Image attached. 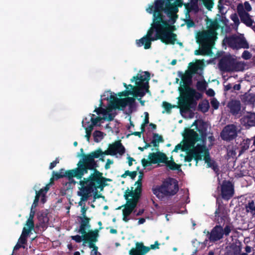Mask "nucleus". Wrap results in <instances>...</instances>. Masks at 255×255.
<instances>
[{"instance_id":"22","label":"nucleus","mask_w":255,"mask_h":255,"mask_svg":"<svg viewBox=\"0 0 255 255\" xmlns=\"http://www.w3.org/2000/svg\"><path fill=\"white\" fill-rule=\"evenodd\" d=\"M230 113L234 116L241 115V103L239 100H231L227 104Z\"/></svg>"},{"instance_id":"6","label":"nucleus","mask_w":255,"mask_h":255,"mask_svg":"<svg viewBox=\"0 0 255 255\" xmlns=\"http://www.w3.org/2000/svg\"><path fill=\"white\" fill-rule=\"evenodd\" d=\"M152 190L157 198L162 200L165 197L175 195L179 190V187L176 179L169 177L164 180L160 185L153 188Z\"/></svg>"},{"instance_id":"28","label":"nucleus","mask_w":255,"mask_h":255,"mask_svg":"<svg viewBox=\"0 0 255 255\" xmlns=\"http://www.w3.org/2000/svg\"><path fill=\"white\" fill-rule=\"evenodd\" d=\"M215 220L218 224L223 223L227 216V211L222 205H219L215 213Z\"/></svg>"},{"instance_id":"11","label":"nucleus","mask_w":255,"mask_h":255,"mask_svg":"<svg viewBox=\"0 0 255 255\" xmlns=\"http://www.w3.org/2000/svg\"><path fill=\"white\" fill-rule=\"evenodd\" d=\"M223 43L227 44L233 49L249 48V45L245 38L244 36L236 35L226 36L223 40Z\"/></svg>"},{"instance_id":"2","label":"nucleus","mask_w":255,"mask_h":255,"mask_svg":"<svg viewBox=\"0 0 255 255\" xmlns=\"http://www.w3.org/2000/svg\"><path fill=\"white\" fill-rule=\"evenodd\" d=\"M178 75L181 78L178 88L180 95L178 107L181 112L187 113L190 109L195 108L197 105L196 100L201 99L203 95L202 93L190 87L192 83L193 75L190 71H186L184 74L182 72H179Z\"/></svg>"},{"instance_id":"36","label":"nucleus","mask_w":255,"mask_h":255,"mask_svg":"<svg viewBox=\"0 0 255 255\" xmlns=\"http://www.w3.org/2000/svg\"><path fill=\"white\" fill-rule=\"evenodd\" d=\"M164 139L161 135H159L157 133H153V139L151 141V143L155 147L159 146V142H163Z\"/></svg>"},{"instance_id":"24","label":"nucleus","mask_w":255,"mask_h":255,"mask_svg":"<svg viewBox=\"0 0 255 255\" xmlns=\"http://www.w3.org/2000/svg\"><path fill=\"white\" fill-rule=\"evenodd\" d=\"M150 250L149 247L145 246L142 242H136L135 248L129 251V255H145Z\"/></svg>"},{"instance_id":"57","label":"nucleus","mask_w":255,"mask_h":255,"mask_svg":"<svg viewBox=\"0 0 255 255\" xmlns=\"http://www.w3.org/2000/svg\"><path fill=\"white\" fill-rule=\"evenodd\" d=\"M88 247L90 249H93V250L91 252V254H92L93 255H97V254L98 253V248L96 245V244L93 245V246H92V247H91L90 246H89Z\"/></svg>"},{"instance_id":"46","label":"nucleus","mask_w":255,"mask_h":255,"mask_svg":"<svg viewBox=\"0 0 255 255\" xmlns=\"http://www.w3.org/2000/svg\"><path fill=\"white\" fill-rule=\"evenodd\" d=\"M198 109L203 112L207 111V100L205 99L203 104H199L198 105Z\"/></svg>"},{"instance_id":"51","label":"nucleus","mask_w":255,"mask_h":255,"mask_svg":"<svg viewBox=\"0 0 255 255\" xmlns=\"http://www.w3.org/2000/svg\"><path fill=\"white\" fill-rule=\"evenodd\" d=\"M186 18V19L185 20V22L188 28L195 26V22L193 20L190 19V17L189 18Z\"/></svg>"},{"instance_id":"8","label":"nucleus","mask_w":255,"mask_h":255,"mask_svg":"<svg viewBox=\"0 0 255 255\" xmlns=\"http://www.w3.org/2000/svg\"><path fill=\"white\" fill-rule=\"evenodd\" d=\"M208 22H210V25L208 26V56L211 58L208 60V64H209L215 63L214 61L220 56L218 51H216V49L215 50L216 53H214L212 48V46L217 38L216 31L220 28V25L216 20L211 21L208 18Z\"/></svg>"},{"instance_id":"31","label":"nucleus","mask_w":255,"mask_h":255,"mask_svg":"<svg viewBox=\"0 0 255 255\" xmlns=\"http://www.w3.org/2000/svg\"><path fill=\"white\" fill-rule=\"evenodd\" d=\"M184 5L186 10V12L185 13L186 18L190 17L189 13L191 12L193 10H194L196 11H198V6L197 4V0H195V1H192L190 3H185L184 4Z\"/></svg>"},{"instance_id":"53","label":"nucleus","mask_w":255,"mask_h":255,"mask_svg":"<svg viewBox=\"0 0 255 255\" xmlns=\"http://www.w3.org/2000/svg\"><path fill=\"white\" fill-rule=\"evenodd\" d=\"M52 175L53 177L50 179L51 181H52L53 179L58 180L64 177V174H60V173H59L57 172L53 171Z\"/></svg>"},{"instance_id":"3","label":"nucleus","mask_w":255,"mask_h":255,"mask_svg":"<svg viewBox=\"0 0 255 255\" xmlns=\"http://www.w3.org/2000/svg\"><path fill=\"white\" fill-rule=\"evenodd\" d=\"M107 181H111V179L103 177V173L97 169L88 178H84L80 180L79 184L81 187L77 193L78 195L81 197L79 205H82L81 202L87 201L95 190L98 188L103 190L107 185L106 183Z\"/></svg>"},{"instance_id":"35","label":"nucleus","mask_w":255,"mask_h":255,"mask_svg":"<svg viewBox=\"0 0 255 255\" xmlns=\"http://www.w3.org/2000/svg\"><path fill=\"white\" fill-rule=\"evenodd\" d=\"M30 232L29 230H27L26 228L24 227L22 230V234L18 240V242L22 245L26 244L27 238Z\"/></svg>"},{"instance_id":"19","label":"nucleus","mask_w":255,"mask_h":255,"mask_svg":"<svg viewBox=\"0 0 255 255\" xmlns=\"http://www.w3.org/2000/svg\"><path fill=\"white\" fill-rule=\"evenodd\" d=\"M102 229L103 227H100L99 229L88 230V232L86 231L85 233L81 234L83 235L84 243H88V246H93V245L95 244L98 241L99 231Z\"/></svg>"},{"instance_id":"4","label":"nucleus","mask_w":255,"mask_h":255,"mask_svg":"<svg viewBox=\"0 0 255 255\" xmlns=\"http://www.w3.org/2000/svg\"><path fill=\"white\" fill-rule=\"evenodd\" d=\"M164 3L165 0H155L152 4H149L146 8V11L147 13L153 14L154 23H155L157 20L160 24H161V22H163L170 24L169 20L165 19V16L163 15V12L167 14L172 22V23L176 21L178 17V15L176 14L177 12H174L170 10L169 7L165 6Z\"/></svg>"},{"instance_id":"29","label":"nucleus","mask_w":255,"mask_h":255,"mask_svg":"<svg viewBox=\"0 0 255 255\" xmlns=\"http://www.w3.org/2000/svg\"><path fill=\"white\" fill-rule=\"evenodd\" d=\"M182 0H165L164 5L169 7L174 12H178V7L184 5Z\"/></svg>"},{"instance_id":"38","label":"nucleus","mask_w":255,"mask_h":255,"mask_svg":"<svg viewBox=\"0 0 255 255\" xmlns=\"http://www.w3.org/2000/svg\"><path fill=\"white\" fill-rule=\"evenodd\" d=\"M207 86V82L205 80L199 81L196 84L197 89L201 92L205 91V93L207 95V90H206Z\"/></svg>"},{"instance_id":"49","label":"nucleus","mask_w":255,"mask_h":255,"mask_svg":"<svg viewBox=\"0 0 255 255\" xmlns=\"http://www.w3.org/2000/svg\"><path fill=\"white\" fill-rule=\"evenodd\" d=\"M26 226L28 227L27 230H29L30 232L34 227L33 220H32L31 219H28L26 221Z\"/></svg>"},{"instance_id":"16","label":"nucleus","mask_w":255,"mask_h":255,"mask_svg":"<svg viewBox=\"0 0 255 255\" xmlns=\"http://www.w3.org/2000/svg\"><path fill=\"white\" fill-rule=\"evenodd\" d=\"M137 184V187L133 190V187L131 188V190L129 188L127 189L124 193V197L125 199H129L130 200L138 202L142 192V183L141 180L137 181L135 184Z\"/></svg>"},{"instance_id":"62","label":"nucleus","mask_w":255,"mask_h":255,"mask_svg":"<svg viewBox=\"0 0 255 255\" xmlns=\"http://www.w3.org/2000/svg\"><path fill=\"white\" fill-rule=\"evenodd\" d=\"M126 103H127V105H129L130 107H131L134 103V99L131 97H128L126 98Z\"/></svg>"},{"instance_id":"12","label":"nucleus","mask_w":255,"mask_h":255,"mask_svg":"<svg viewBox=\"0 0 255 255\" xmlns=\"http://www.w3.org/2000/svg\"><path fill=\"white\" fill-rule=\"evenodd\" d=\"M196 43L199 49L194 51L196 55H207V29L198 31L195 36Z\"/></svg>"},{"instance_id":"40","label":"nucleus","mask_w":255,"mask_h":255,"mask_svg":"<svg viewBox=\"0 0 255 255\" xmlns=\"http://www.w3.org/2000/svg\"><path fill=\"white\" fill-rule=\"evenodd\" d=\"M49 184H48L44 188L40 189L38 191H36V195H38L39 197H42L41 200L43 202H44V198L49 189Z\"/></svg>"},{"instance_id":"25","label":"nucleus","mask_w":255,"mask_h":255,"mask_svg":"<svg viewBox=\"0 0 255 255\" xmlns=\"http://www.w3.org/2000/svg\"><path fill=\"white\" fill-rule=\"evenodd\" d=\"M223 236V228L220 225H217L212 230L209 239L210 242H215L222 239Z\"/></svg>"},{"instance_id":"52","label":"nucleus","mask_w":255,"mask_h":255,"mask_svg":"<svg viewBox=\"0 0 255 255\" xmlns=\"http://www.w3.org/2000/svg\"><path fill=\"white\" fill-rule=\"evenodd\" d=\"M68 182L65 184V186H66V190L72 188L71 185H75L76 183V181L71 178V179H68Z\"/></svg>"},{"instance_id":"60","label":"nucleus","mask_w":255,"mask_h":255,"mask_svg":"<svg viewBox=\"0 0 255 255\" xmlns=\"http://www.w3.org/2000/svg\"><path fill=\"white\" fill-rule=\"evenodd\" d=\"M231 230L232 229L231 226L229 225L226 226L225 228L223 229L224 235L225 234L226 236H229V234L231 232Z\"/></svg>"},{"instance_id":"14","label":"nucleus","mask_w":255,"mask_h":255,"mask_svg":"<svg viewBox=\"0 0 255 255\" xmlns=\"http://www.w3.org/2000/svg\"><path fill=\"white\" fill-rule=\"evenodd\" d=\"M237 10L241 22L255 30V22L252 18V16L244 9L243 4L239 3L237 5Z\"/></svg>"},{"instance_id":"18","label":"nucleus","mask_w":255,"mask_h":255,"mask_svg":"<svg viewBox=\"0 0 255 255\" xmlns=\"http://www.w3.org/2000/svg\"><path fill=\"white\" fill-rule=\"evenodd\" d=\"M238 128L234 124L225 126L221 132V138L226 141H231L237 136Z\"/></svg>"},{"instance_id":"43","label":"nucleus","mask_w":255,"mask_h":255,"mask_svg":"<svg viewBox=\"0 0 255 255\" xmlns=\"http://www.w3.org/2000/svg\"><path fill=\"white\" fill-rule=\"evenodd\" d=\"M230 18L234 21V24L237 28L240 23L238 14L236 13L232 14L230 16Z\"/></svg>"},{"instance_id":"61","label":"nucleus","mask_w":255,"mask_h":255,"mask_svg":"<svg viewBox=\"0 0 255 255\" xmlns=\"http://www.w3.org/2000/svg\"><path fill=\"white\" fill-rule=\"evenodd\" d=\"M94 112L96 113L97 114H103L104 115H106V112L105 110L101 107L96 108Z\"/></svg>"},{"instance_id":"30","label":"nucleus","mask_w":255,"mask_h":255,"mask_svg":"<svg viewBox=\"0 0 255 255\" xmlns=\"http://www.w3.org/2000/svg\"><path fill=\"white\" fill-rule=\"evenodd\" d=\"M80 219V227L78 230V233L80 234H84L88 230L91 228L90 224V219L88 217H79Z\"/></svg>"},{"instance_id":"50","label":"nucleus","mask_w":255,"mask_h":255,"mask_svg":"<svg viewBox=\"0 0 255 255\" xmlns=\"http://www.w3.org/2000/svg\"><path fill=\"white\" fill-rule=\"evenodd\" d=\"M84 120H83L82 121V124H83V126H84ZM86 123L85 124V125H86V124H87L88 125L87 127H85V129L86 130V131H88V132H91L92 133V131L93 129V128H94V126L92 125V124H90V121H88L87 122H85Z\"/></svg>"},{"instance_id":"33","label":"nucleus","mask_w":255,"mask_h":255,"mask_svg":"<svg viewBox=\"0 0 255 255\" xmlns=\"http://www.w3.org/2000/svg\"><path fill=\"white\" fill-rule=\"evenodd\" d=\"M246 212L250 213L255 218V201L251 200L245 206Z\"/></svg>"},{"instance_id":"39","label":"nucleus","mask_w":255,"mask_h":255,"mask_svg":"<svg viewBox=\"0 0 255 255\" xmlns=\"http://www.w3.org/2000/svg\"><path fill=\"white\" fill-rule=\"evenodd\" d=\"M251 139L247 138L244 139L241 143V150L240 151V154L244 152L246 150H248L250 147Z\"/></svg>"},{"instance_id":"13","label":"nucleus","mask_w":255,"mask_h":255,"mask_svg":"<svg viewBox=\"0 0 255 255\" xmlns=\"http://www.w3.org/2000/svg\"><path fill=\"white\" fill-rule=\"evenodd\" d=\"M148 158L149 161L145 158L141 159V164L144 168L150 166L151 164L165 162L168 159V157L165 153L159 151L150 153L148 154Z\"/></svg>"},{"instance_id":"21","label":"nucleus","mask_w":255,"mask_h":255,"mask_svg":"<svg viewBox=\"0 0 255 255\" xmlns=\"http://www.w3.org/2000/svg\"><path fill=\"white\" fill-rule=\"evenodd\" d=\"M234 194V185L229 181H223L221 185V196L224 200H228Z\"/></svg>"},{"instance_id":"48","label":"nucleus","mask_w":255,"mask_h":255,"mask_svg":"<svg viewBox=\"0 0 255 255\" xmlns=\"http://www.w3.org/2000/svg\"><path fill=\"white\" fill-rule=\"evenodd\" d=\"M212 107L215 110L218 109L220 103L215 98H213L210 100Z\"/></svg>"},{"instance_id":"64","label":"nucleus","mask_w":255,"mask_h":255,"mask_svg":"<svg viewBox=\"0 0 255 255\" xmlns=\"http://www.w3.org/2000/svg\"><path fill=\"white\" fill-rule=\"evenodd\" d=\"M59 163V159L58 158H56L55 160L53 162H51L49 165V169H52L54 167H55L57 163Z\"/></svg>"},{"instance_id":"59","label":"nucleus","mask_w":255,"mask_h":255,"mask_svg":"<svg viewBox=\"0 0 255 255\" xmlns=\"http://www.w3.org/2000/svg\"><path fill=\"white\" fill-rule=\"evenodd\" d=\"M244 9L246 11L249 12L252 9V6L248 1H245L243 4Z\"/></svg>"},{"instance_id":"56","label":"nucleus","mask_w":255,"mask_h":255,"mask_svg":"<svg viewBox=\"0 0 255 255\" xmlns=\"http://www.w3.org/2000/svg\"><path fill=\"white\" fill-rule=\"evenodd\" d=\"M242 57L245 60H249L252 57V54L249 51L246 50L243 52Z\"/></svg>"},{"instance_id":"7","label":"nucleus","mask_w":255,"mask_h":255,"mask_svg":"<svg viewBox=\"0 0 255 255\" xmlns=\"http://www.w3.org/2000/svg\"><path fill=\"white\" fill-rule=\"evenodd\" d=\"M150 79V73L148 71L144 72V75H141L137 74L136 76H133L131 79V82L135 81L136 87L133 91H132L131 95L134 97H143L146 93L149 92L148 81Z\"/></svg>"},{"instance_id":"9","label":"nucleus","mask_w":255,"mask_h":255,"mask_svg":"<svg viewBox=\"0 0 255 255\" xmlns=\"http://www.w3.org/2000/svg\"><path fill=\"white\" fill-rule=\"evenodd\" d=\"M101 156H102V150L100 148H98L96 150L89 153H83L78 155V156L81 157L80 161L88 171H95L96 169V168L98 167V165L95 158H99Z\"/></svg>"},{"instance_id":"20","label":"nucleus","mask_w":255,"mask_h":255,"mask_svg":"<svg viewBox=\"0 0 255 255\" xmlns=\"http://www.w3.org/2000/svg\"><path fill=\"white\" fill-rule=\"evenodd\" d=\"M126 200V204L121 207H119L118 209H120L122 207H124V209L123 210V220L125 222H128L129 220L128 216L136 207L138 202L129 199Z\"/></svg>"},{"instance_id":"47","label":"nucleus","mask_w":255,"mask_h":255,"mask_svg":"<svg viewBox=\"0 0 255 255\" xmlns=\"http://www.w3.org/2000/svg\"><path fill=\"white\" fill-rule=\"evenodd\" d=\"M246 101L248 104H254L255 103V95L249 94L246 97Z\"/></svg>"},{"instance_id":"41","label":"nucleus","mask_w":255,"mask_h":255,"mask_svg":"<svg viewBox=\"0 0 255 255\" xmlns=\"http://www.w3.org/2000/svg\"><path fill=\"white\" fill-rule=\"evenodd\" d=\"M237 148L233 146H228L227 147V156L228 158H234L236 155Z\"/></svg>"},{"instance_id":"34","label":"nucleus","mask_w":255,"mask_h":255,"mask_svg":"<svg viewBox=\"0 0 255 255\" xmlns=\"http://www.w3.org/2000/svg\"><path fill=\"white\" fill-rule=\"evenodd\" d=\"M164 163L166 164L167 167H168L170 170H177L179 171H181V165L176 164L172 159V157L171 160L168 161L167 159L166 161Z\"/></svg>"},{"instance_id":"10","label":"nucleus","mask_w":255,"mask_h":255,"mask_svg":"<svg viewBox=\"0 0 255 255\" xmlns=\"http://www.w3.org/2000/svg\"><path fill=\"white\" fill-rule=\"evenodd\" d=\"M219 67L224 72L241 71L244 70L245 65L234 58L224 57L220 60Z\"/></svg>"},{"instance_id":"45","label":"nucleus","mask_w":255,"mask_h":255,"mask_svg":"<svg viewBox=\"0 0 255 255\" xmlns=\"http://www.w3.org/2000/svg\"><path fill=\"white\" fill-rule=\"evenodd\" d=\"M90 115L91 116L90 121L92 123L91 124H92L93 126L97 125V124L102 120V118L100 117H97L96 118H94V114H90Z\"/></svg>"},{"instance_id":"58","label":"nucleus","mask_w":255,"mask_h":255,"mask_svg":"<svg viewBox=\"0 0 255 255\" xmlns=\"http://www.w3.org/2000/svg\"><path fill=\"white\" fill-rule=\"evenodd\" d=\"M112 109H112V108L111 107V108L108 109V113L106 112V115H108L107 119H108V120L109 121H113L115 116V115L114 114L109 113L110 112H111L112 111Z\"/></svg>"},{"instance_id":"54","label":"nucleus","mask_w":255,"mask_h":255,"mask_svg":"<svg viewBox=\"0 0 255 255\" xmlns=\"http://www.w3.org/2000/svg\"><path fill=\"white\" fill-rule=\"evenodd\" d=\"M71 239L75 241L76 243H81L82 241H83V235L80 236V235H76V236H72L71 237Z\"/></svg>"},{"instance_id":"23","label":"nucleus","mask_w":255,"mask_h":255,"mask_svg":"<svg viewBox=\"0 0 255 255\" xmlns=\"http://www.w3.org/2000/svg\"><path fill=\"white\" fill-rule=\"evenodd\" d=\"M241 124L247 128L255 127V113L247 112L240 119Z\"/></svg>"},{"instance_id":"26","label":"nucleus","mask_w":255,"mask_h":255,"mask_svg":"<svg viewBox=\"0 0 255 255\" xmlns=\"http://www.w3.org/2000/svg\"><path fill=\"white\" fill-rule=\"evenodd\" d=\"M111 106L112 109L122 110L127 106L126 98L119 99L115 96H111Z\"/></svg>"},{"instance_id":"44","label":"nucleus","mask_w":255,"mask_h":255,"mask_svg":"<svg viewBox=\"0 0 255 255\" xmlns=\"http://www.w3.org/2000/svg\"><path fill=\"white\" fill-rule=\"evenodd\" d=\"M162 107L167 113H170L171 109L174 107V106H172L171 104L165 101L163 102Z\"/></svg>"},{"instance_id":"42","label":"nucleus","mask_w":255,"mask_h":255,"mask_svg":"<svg viewBox=\"0 0 255 255\" xmlns=\"http://www.w3.org/2000/svg\"><path fill=\"white\" fill-rule=\"evenodd\" d=\"M94 140L96 142H99L104 137V133L100 130H95L93 133Z\"/></svg>"},{"instance_id":"27","label":"nucleus","mask_w":255,"mask_h":255,"mask_svg":"<svg viewBox=\"0 0 255 255\" xmlns=\"http://www.w3.org/2000/svg\"><path fill=\"white\" fill-rule=\"evenodd\" d=\"M109 147L113 155H116L117 153L123 155L125 153V148L121 140H118L112 144H110Z\"/></svg>"},{"instance_id":"5","label":"nucleus","mask_w":255,"mask_h":255,"mask_svg":"<svg viewBox=\"0 0 255 255\" xmlns=\"http://www.w3.org/2000/svg\"><path fill=\"white\" fill-rule=\"evenodd\" d=\"M159 23L158 20H156L155 23L153 24V28H155V37L153 40H160V41L165 44L174 45L177 40V35L173 33L176 28L174 25H171L165 22Z\"/></svg>"},{"instance_id":"37","label":"nucleus","mask_w":255,"mask_h":255,"mask_svg":"<svg viewBox=\"0 0 255 255\" xmlns=\"http://www.w3.org/2000/svg\"><path fill=\"white\" fill-rule=\"evenodd\" d=\"M208 167H211L213 171L218 175L219 171L220 170L219 169V166L217 163L214 161V160L212 159L208 154Z\"/></svg>"},{"instance_id":"32","label":"nucleus","mask_w":255,"mask_h":255,"mask_svg":"<svg viewBox=\"0 0 255 255\" xmlns=\"http://www.w3.org/2000/svg\"><path fill=\"white\" fill-rule=\"evenodd\" d=\"M202 62L200 60H197L196 63H190L189 64V70L187 71H190V73L193 74L197 73L198 70L200 68V65H202Z\"/></svg>"},{"instance_id":"15","label":"nucleus","mask_w":255,"mask_h":255,"mask_svg":"<svg viewBox=\"0 0 255 255\" xmlns=\"http://www.w3.org/2000/svg\"><path fill=\"white\" fill-rule=\"evenodd\" d=\"M77 165V167L66 171L64 174V177H67L68 179L76 177L78 179H81L84 174L88 173V171L80 160Z\"/></svg>"},{"instance_id":"17","label":"nucleus","mask_w":255,"mask_h":255,"mask_svg":"<svg viewBox=\"0 0 255 255\" xmlns=\"http://www.w3.org/2000/svg\"><path fill=\"white\" fill-rule=\"evenodd\" d=\"M152 20L153 22L151 24V27L148 30L146 35L140 39L136 40V44L137 46L141 47L143 45L144 49H147L151 47V41L156 40H153V38L155 37V35L154 36H152L154 30H155V28L153 27L154 24L153 17H152Z\"/></svg>"},{"instance_id":"1","label":"nucleus","mask_w":255,"mask_h":255,"mask_svg":"<svg viewBox=\"0 0 255 255\" xmlns=\"http://www.w3.org/2000/svg\"><path fill=\"white\" fill-rule=\"evenodd\" d=\"M196 127L199 135L193 129L186 128L183 134L184 137L183 145L186 150H188L185 161L190 162L194 158L197 165L198 161L203 160L207 163V147L206 146L207 132L203 127H198L197 121H195L191 127Z\"/></svg>"},{"instance_id":"63","label":"nucleus","mask_w":255,"mask_h":255,"mask_svg":"<svg viewBox=\"0 0 255 255\" xmlns=\"http://www.w3.org/2000/svg\"><path fill=\"white\" fill-rule=\"evenodd\" d=\"M179 149H182L183 151L186 150L184 145H181V144H178L175 146L174 149L173 150L172 152H177Z\"/></svg>"},{"instance_id":"55","label":"nucleus","mask_w":255,"mask_h":255,"mask_svg":"<svg viewBox=\"0 0 255 255\" xmlns=\"http://www.w3.org/2000/svg\"><path fill=\"white\" fill-rule=\"evenodd\" d=\"M131 94H132L131 90H126L124 91L119 93L118 95L120 97H122V96L126 97V96H128L129 95H131Z\"/></svg>"}]
</instances>
